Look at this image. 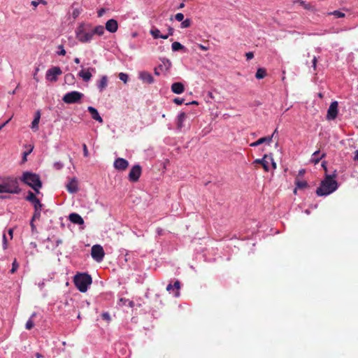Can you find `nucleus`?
Wrapping results in <instances>:
<instances>
[{"label": "nucleus", "mask_w": 358, "mask_h": 358, "mask_svg": "<svg viewBox=\"0 0 358 358\" xmlns=\"http://www.w3.org/2000/svg\"><path fill=\"white\" fill-rule=\"evenodd\" d=\"M337 187V182L331 176H327L317 189L316 194L318 196H326L334 192Z\"/></svg>", "instance_id": "nucleus-1"}, {"label": "nucleus", "mask_w": 358, "mask_h": 358, "mask_svg": "<svg viewBox=\"0 0 358 358\" xmlns=\"http://www.w3.org/2000/svg\"><path fill=\"white\" fill-rule=\"evenodd\" d=\"M20 180L24 184L31 187L36 193H39V189L42 187V182L38 174L25 171L22 173Z\"/></svg>", "instance_id": "nucleus-2"}, {"label": "nucleus", "mask_w": 358, "mask_h": 358, "mask_svg": "<svg viewBox=\"0 0 358 358\" xmlns=\"http://www.w3.org/2000/svg\"><path fill=\"white\" fill-rule=\"evenodd\" d=\"M76 38L81 43H88L93 39L92 24L81 23L76 30Z\"/></svg>", "instance_id": "nucleus-3"}, {"label": "nucleus", "mask_w": 358, "mask_h": 358, "mask_svg": "<svg viewBox=\"0 0 358 358\" xmlns=\"http://www.w3.org/2000/svg\"><path fill=\"white\" fill-rule=\"evenodd\" d=\"M74 284L80 292H85L92 284V277L87 273H78L74 276Z\"/></svg>", "instance_id": "nucleus-4"}, {"label": "nucleus", "mask_w": 358, "mask_h": 358, "mask_svg": "<svg viewBox=\"0 0 358 358\" xmlns=\"http://www.w3.org/2000/svg\"><path fill=\"white\" fill-rule=\"evenodd\" d=\"M3 193L19 194L21 189L19 187L16 178H8L2 182Z\"/></svg>", "instance_id": "nucleus-5"}, {"label": "nucleus", "mask_w": 358, "mask_h": 358, "mask_svg": "<svg viewBox=\"0 0 358 358\" xmlns=\"http://www.w3.org/2000/svg\"><path fill=\"white\" fill-rule=\"evenodd\" d=\"M83 94L77 91H73L66 94L62 100L64 103L68 104H72L78 103L80 99L83 97Z\"/></svg>", "instance_id": "nucleus-6"}, {"label": "nucleus", "mask_w": 358, "mask_h": 358, "mask_svg": "<svg viewBox=\"0 0 358 358\" xmlns=\"http://www.w3.org/2000/svg\"><path fill=\"white\" fill-rule=\"evenodd\" d=\"M92 257L96 262H100L103 260L105 252L103 248L100 245H94L91 250Z\"/></svg>", "instance_id": "nucleus-7"}, {"label": "nucleus", "mask_w": 358, "mask_h": 358, "mask_svg": "<svg viewBox=\"0 0 358 358\" xmlns=\"http://www.w3.org/2000/svg\"><path fill=\"white\" fill-rule=\"evenodd\" d=\"M142 172L141 166L138 164H136L131 169L128 178L131 182H136L138 180Z\"/></svg>", "instance_id": "nucleus-8"}, {"label": "nucleus", "mask_w": 358, "mask_h": 358, "mask_svg": "<svg viewBox=\"0 0 358 358\" xmlns=\"http://www.w3.org/2000/svg\"><path fill=\"white\" fill-rule=\"evenodd\" d=\"M62 73V71L59 67L54 66L48 70L46 73V79L52 82H55L57 80V76Z\"/></svg>", "instance_id": "nucleus-9"}, {"label": "nucleus", "mask_w": 358, "mask_h": 358, "mask_svg": "<svg viewBox=\"0 0 358 358\" xmlns=\"http://www.w3.org/2000/svg\"><path fill=\"white\" fill-rule=\"evenodd\" d=\"M338 115V102L333 101L331 103L327 110V119L329 120H335Z\"/></svg>", "instance_id": "nucleus-10"}, {"label": "nucleus", "mask_w": 358, "mask_h": 358, "mask_svg": "<svg viewBox=\"0 0 358 358\" xmlns=\"http://www.w3.org/2000/svg\"><path fill=\"white\" fill-rule=\"evenodd\" d=\"M26 200L31 202L34 205V209L37 208H42V204L41 203L39 199L31 191L28 192V194L26 196Z\"/></svg>", "instance_id": "nucleus-11"}, {"label": "nucleus", "mask_w": 358, "mask_h": 358, "mask_svg": "<svg viewBox=\"0 0 358 358\" xmlns=\"http://www.w3.org/2000/svg\"><path fill=\"white\" fill-rule=\"evenodd\" d=\"M129 166V162L127 160L123 158H117L114 162V167L115 169L119 171H124Z\"/></svg>", "instance_id": "nucleus-12"}, {"label": "nucleus", "mask_w": 358, "mask_h": 358, "mask_svg": "<svg viewBox=\"0 0 358 358\" xmlns=\"http://www.w3.org/2000/svg\"><path fill=\"white\" fill-rule=\"evenodd\" d=\"M277 132V129H275L274 131V132L273 133V134L271 136H265V137H262V138H260L259 139H258L257 141H256L255 142H253L250 144V146L251 147H257L264 143H266L268 144L271 143V141H272V139H273V136L275 135V134Z\"/></svg>", "instance_id": "nucleus-13"}, {"label": "nucleus", "mask_w": 358, "mask_h": 358, "mask_svg": "<svg viewBox=\"0 0 358 358\" xmlns=\"http://www.w3.org/2000/svg\"><path fill=\"white\" fill-rule=\"evenodd\" d=\"M78 182L76 178L70 180L69 182L66 185V189L69 192L74 194L78 191Z\"/></svg>", "instance_id": "nucleus-14"}, {"label": "nucleus", "mask_w": 358, "mask_h": 358, "mask_svg": "<svg viewBox=\"0 0 358 358\" xmlns=\"http://www.w3.org/2000/svg\"><path fill=\"white\" fill-rule=\"evenodd\" d=\"M118 28V24L117 20L110 19L106 23L105 29L110 33H115L117 31Z\"/></svg>", "instance_id": "nucleus-15"}, {"label": "nucleus", "mask_w": 358, "mask_h": 358, "mask_svg": "<svg viewBox=\"0 0 358 358\" xmlns=\"http://www.w3.org/2000/svg\"><path fill=\"white\" fill-rule=\"evenodd\" d=\"M139 78L143 82L148 84H152L154 82V78L152 76L147 72L142 71L139 73Z\"/></svg>", "instance_id": "nucleus-16"}, {"label": "nucleus", "mask_w": 358, "mask_h": 358, "mask_svg": "<svg viewBox=\"0 0 358 358\" xmlns=\"http://www.w3.org/2000/svg\"><path fill=\"white\" fill-rule=\"evenodd\" d=\"M69 219L73 224H84V220L82 218V217L76 213H71L69 216Z\"/></svg>", "instance_id": "nucleus-17"}, {"label": "nucleus", "mask_w": 358, "mask_h": 358, "mask_svg": "<svg viewBox=\"0 0 358 358\" xmlns=\"http://www.w3.org/2000/svg\"><path fill=\"white\" fill-rule=\"evenodd\" d=\"M171 90L175 94H182L185 91L184 85L180 82L174 83L171 85Z\"/></svg>", "instance_id": "nucleus-18"}, {"label": "nucleus", "mask_w": 358, "mask_h": 358, "mask_svg": "<svg viewBox=\"0 0 358 358\" xmlns=\"http://www.w3.org/2000/svg\"><path fill=\"white\" fill-rule=\"evenodd\" d=\"M267 159H268V155H265L262 159H255L254 163L262 164L263 168H264V169L266 171H268V170H269V162H268V161Z\"/></svg>", "instance_id": "nucleus-19"}, {"label": "nucleus", "mask_w": 358, "mask_h": 358, "mask_svg": "<svg viewBox=\"0 0 358 358\" xmlns=\"http://www.w3.org/2000/svg\"><path fill=\"white\" fill-rule=\"evenodd\" d=\"M87 110L90 113V114L92 115V117L94 120L98 121L100 123L103 122L102 117L99 115L98 110L92 106H89L87 108Z\"/></svg>", "instance_id": "nucleus-20"}, {"label": "nucleus", "mask_w": 358, "mask_h": 358, "mask_svg": "<svg viewBox=\"0 0 358 358\" xmlns=\"http://www.w3.org/2000/svg\"><path fill=\"white\" fill-rule=\"evenodd\" d=\"M90 70L94 71V69L89 68L87 71L82 70L79 72L78 76L81 77L84 81L88 82L92 78V73L90 71Z\"/></svg>", "instance_id": "nucleus-21"}, {"label": "nucleus", "mask_w": 358, "mask_h": 358, "mask_svg": "<svg viewBox=\"0 0 358 358\" xmlns=\"http://www.w3.org/2000/svg\"><path fill=\"white\" fill-rule=\"evenodd\" d=\"M162 64L159 66L161 71H169L172 66L171 62L166 58L162 59Z\"/></svg>", "instance_id": "nucleus-22"}, {"label": "nucleus", "mask_w": 358, "mask_h": 358, "mask_svg": "<svg viewBox=\"0 0 358 358\" xmlns=\"http://www.w3.org/2000/svg\"><path fill=\"white\" fill-rule=\"evenodd\" d=\"M108 85V78L106 76H103L101 77L100 80L98 83L97 87L100 92H102Z\"/></svg>", "instance_id": "nucleus-23"}, {"label": "nucleus", "mask_w": 358, "mask_h": 358, "mask_svg": "<svg viewBox=\"0 0 358 358\" xmlns=\"http://www.w3.org/2000/svg\"><path fill=\"white\" fill-rule=\"evenodd\" d=\"M92 31L93 33V36L98 35V36H101L104 34L105 28L102 25H98L94 27H92Z\"/></svg>", "instance_id": "nucleus-24"}, {"label": "nucleus", "mask_w": 358, "mask_h": 358, "mask_svg": "<svg viewBox=\"0 0 358 358\" xmlns=\"http://www.w3.org/2000/svg\"><path fill=\"white\" fill-rule=\"evenodd\" d=\"M186 118V114L185 113H180L177 117V127L181 129L183 127V122Z\"/></svg>", "instance_id": "nucleus-25"}, {"label": "nucleus", "mask_w": 358, "mask_h": 358, "mask_svg": "<svg viewBox=\"0 0 358 358\" xmlns=\"http://www.w3.org/2000/svg\"><path fill=\"white\" fill-rule=\"evenodd\" d=\"M319 154H320V150H317L313 154V157L311 159V162H313L315 164L319 163L320 159H322L325 156L324 153L322 154L321 156H319Z\"/></svg>", "instance_id": "nucleus-26"}, {"label": "nucleus", "mask_w": 358, "mask_h": 358, "mask_svg": "<svg viewBox=\"0 0 358 358\" xmlns=\"http://www.w3.org/2000/svg\"><path fill=\"white\" fill-rule=\"evenodd\" d=\"M295 185L299 189H303L308 187V182L306 180H299L298 177L295 179Z\"/></svg>", "instance_id": "nucleus-27"}, {"label": "nucleus", "mask_w": 358, "mask_h": 358, "mask_svg": "<svg viewBox=\"0 0 358 358\" xmlns=\"http://www.w3.org/2000/svg\"><path fill=\"white\" fill-rule=\"evenodd\" d=\"M40 117H41L40 112L38 111V112H36L34 119L31 122V129H35L36 130L38 129Z\"/></svg>", "instance_id": "nucleus-28"}, {"label": "nucleus", "mask_w": 358, "mask_h": 358, "mask_svg": "<svg viewBox=\"0 0 358 358\" xmlns=\"http://www.w3.org/2000/svg\"><path fill=\"white\" fill-rule=\"evenodd\" d=\"M266 76V70L264 68H259L256 72L255 77L257 79H262Z\"/></svg>", "instance_id": "nucleus-29"}, {"label": "nucleus", "mask_w": 358, "mask_h": 358, "mask_svg": "<svg viewBox=\"0 0 358 358\" xmlns=\"http://www.w3.org/2000/svg\"><path fill=\"white\" fill-rule=\"evenodd\" d=\"M171 48L173 51H179L180 50H183L185 47L179 42H173L171 45Z\"/></svg>", "instance_id": "nucleus-30"}, {"label": "nucleus", "mask_w": 358, "mask_h": 358, "mask_svg": "<svg viewBox=\"0 0 358 358\" xmlns=\"http://www.w3.org/2000/svg\"><path fill=\"white\" fill-rule=\"evenodd\" d=\"M150 34L155 39L159 38L161 36L160 31L157 28H152L150 31Z\"/></svg>", "instance_id": "nucleus-31"}, {"label": "nucleus", "mask_w": 358, "mask_h": 358, "mask_svg": "<svg viewBox=\"0 0 358 358\" xmlns=\"http://www.w3.org/2000/svg\"><path fill=\"white\" fill-rule=\"evenodd\" d=\"M173 289L175 290L174 296L176 297L179 296V295H180L179 290L180 289V282L178 280H176L174 282Z\"/></svg>", "instance_id": "nucleus-32"}, {"label": "nucleus", "mask_w": 358, "mask_h": 358, "mask_svg": "<svg viewBox=\"0 0 358 358\" xmlns=\"http://www.w3.org/2000/svg\"><path fill=\"white\" fill-rule=\"evenodd\" d=\"M41 211V208H37L34 209V213L33 217L31 218L32 221L40 219Z\"/></svg>", "instance_id": "nucleus-33"}, {"label": "nucleus", "mask_w": 358, "mask_h": 358, "mask_svg": "<svg viewBox=\"0 0 358 358\" xmlns=\"http://www.w3.org/2000/svg\"><path fill=\"white\" fill-rule=\"evenodd\" d=\"M35 316H36V313H33L31 316V318L27 322L26 325H25V327L27 329L30 330L33 328L34 322H33L31 318H33Z\"/></svg>", "instance_id": "nucleus-34"}, {"label": "nucleus", "mask_w": 358, "mask_h": 358, "mask_svg": "<svg viewBox=\"0 0 358 358\" xmlns=\"http://www.w3.org/2000/svg\"><path fill=\"white\" fill-rule=\"evenodd\" d=\"M29 149L27 151L24 152V153H23V157H22V162H27V155H29L32 152V150H33V148H34L33 146L29 145Z\"/></svg>", "instance_id": "nucleus-35"}, {"label": "nucleus", "mask_w": 358, "mask_h": 358, "mask_svg": "<svg viewBox=\"0 0 358 358\" xmlns=\"http://www.w3.org/2000/svg\"><path fill=\"white\" fill-rule=\"evenodd\" d=\"M118 77L124 83H127L129 76H128V75L127 73H120L119 75H118Z\"/></svg>", "instance_id": "nucleus-36"}, {"label": "nucleus", "mask_w": 358, "mask_h": 358, "mask_svg": "<svg viewBox=\"0 0 358 358\" xmlns=\"http://www.w3.org/2000/svg\"><path fill=\"white\" fill-rule=\"evenodd\" d=\"M190 25H191V20L189 19H186V20L182 21L180 27L181 28H187V27H189Z\"/></svg>", "instance_id": "nucleus-37"}, {"label": "nucleus", "mask_w": 358, "mask_h": 358, "mask_svg": "<svg viewBox=\"0 0 358 358\" xmlns=\"http://www.w3.org/2000/svg\"><path fill=\"white\" fill-rule=\"evenodd\" d=\"M297 2L306 10H310L311 8V5L304 1L299 0Z\"/></svg>", "instance_id": "nucleus-38"}, {"label": "nucleus", "mask_w": 358, "mask_h": 358, "mask_svg": "<svg viewBox=\"0 0 358 358\" xmlns=\"http://www.w3.org/2000/svg\"><path fill=\"white\" fill-rule=\"evenodd\" d=\"M80 12H81V10L80 8H73V12H72V17H73V19L77 18L79 16V15L80 14Z\"/></svg>", "instance_id": "nucleus-39"}, {"label": "nucleus", "mask_w": 358, "mask_h": 358, "mask_svg": "<svg viewBox=\"0 0 358 358\" xmlns=\"http://www.w3.org/2000/svg\"><path fill=\"white\" fill-rule=\"evenodd\" d=\"M19 267V264L17 262L16 259H15L12 264V268L10 270V273H14L17 269Z\"/></svg>", "instance_id": "nucleus-40"}, {"label": "nucleus", "mask_w": 358, "mask_h": 358, "mask_svg": "<svg viewBox=\"0 0 358 358\" xmlns=\"http://www.w3.org/2000/svg\"><path fill=\"white\" fill-rule=\"evenodd\" d=\"M101 317L103 320L107 321L108 322H109L110 321V314L108 313H103L101 314Z\"/></svg>", "instance_id": "nucleus-41"}, {"label": "nucleus", "mask_w": 358, "mask_h": 358, "mask_svg": "<svg viewBox=\"0 0 358 358\" xmlns=\"http://www.w3.org/2000/svg\"><path fill=\"white\" fill-rule=\"evenodd\" d=\"M331 14L338 18L343 17L345 16V14L339 10H334Z\"/></svg>", "instance_id": "nucleus-42"}, {"label": "nucleus", "mask_w": 358, "mask_h": 358, "mask_svg": "<svg viewBox=\"0 0 358 358\" xmlns=\"http://www.w3.org/2000/svg\"><path fill=\"white\" fill-rule=\"evenodd\" d=\"M175 19L178 22H182L184 19V15L181 13H178L175 15Z\"/></svg>", "instance_id": "nucleus-43"}, {"label": "nucleus", "mask_w": 358, "mask_h": 358, "mask_svg": "<svg viewBox=\"0 0 358 358\" xmlns=\"http://www.w3.org/2000/svg\"><path fill=\"white\" fill-rule=\"evenodd\" d=\"M184 99H181V98H175L173 99V102L177 104V105H181L184 103Z\"/></svg>", "instance_id": "nucleus-44"}, {"label": "nucleus", "mask_w": 358, "mask_h": 358, "mask_svg": "<svg viewBox=\"0 0 358 358\" xmlns=\"http://www.w3.org/2000/svg\"><path fill=\"white\" fill-rule=\"evenodd\" d=\"M59 48L60 49V51L58 52L59 55L64 56L66 55V50H64L63 45H59Z\"/></svg>", "instance_id": "nucleus-45"}, {"label": "nucleus", "mask_w": 358, "mask_h": 358, "mask_svg": "<svg viewBox=\"0 0 358 358\" xmlns=\"http://www.w3.org/2000/svg\"><path fill=\"white\" fill-rule=\"evenodd\" d=\"M83 155H84V156L85 157H88L89 152H88V150H87V145L85 144H83Z\"/></svg>", "instance_id": "nucleus-46"}, {"label": "nucleus", "mask_w": 358, "mask_h": 358, "mask_svg": "<svg viewBox=\"0 0 358 358\" xmlns=\"http://www.w3.org/2000/svg\"><path fill=\"white\" fill-rule=\"evenodd\" d=\"M245 56H246L247 59L250 60L254 57V54L252 52H249L246 53Z\"/></svg>", "instance_id": "nucleus-47"}, {"label": "nucleus", "mask_w": 358, "mask_h": 358, "mask_svg": "<svg viewBox=\"0 0 358 358\" xmlns=\"http://www.w3.org/2000/svg\"><path fill=\"white\" fill-rule=\"evenodd\" d=\"M106 13V9L105 8H101L98 10L97 12V14H98V17H101L103 16V15Z\"/></svg>", "instance_id": "nucleus-48"}, {"label": "nucleus", "mask_w": 358, "mask_h": 358, "mask_svg": "<svg viewBox=\"0 0 358 358\" xmlns=\"http://www.w3.org/2000/svg\"><path fill=\"white\" fill-rule=\"evenodd\" d=\"M34 221H32V220H31L30 226H31V231L33 233L36 232V226L34 224Z\"/></svg>", "instance_id": "nucleus-49"}, {"label": "nucleus", "mask_w": 358, "mask_h": 358, "mask_svg": "<svg viewBox=\"0 0 358 358\" xmlns=\"http://www.w3.org/2000/svg\"><path fill=\"white\" fill-rule=\"evenodd\" d=\"M3 249H6L7 248V239H6V236L5 234L3 235Z\"/></svg>", "instance_id": "nucleus-50"}, {"label": "nucleus", "mask_w": 358, "mask_h": 358, "mask_svg": "<svg viewBox=\"0 0 358 358\" xmlns=\"http://www.w3.org/2000/svg\"><path fill=\"white\" fill-rule=\"evenodd\" d=\"M268 159L271 161V162L272 164V166L273 167V169H275L276 168V164L273 161V159L271 155H268Z\"/></svg>", "instance_id": "nucleus-51"}, {"label": "nucleus", "mask_w": 358, "mask_h": 358, "mask_svg": "<svg viewBox=\"0 0 358 358\" xmlns=\"http://www.w3.org/2000/svg\"><path fill=\"white\" fill-rule=\"evenodd\" d=\"M54 166L57 169H60L61 168H62L63 164L62 163H60V162H56V163H55Z\"/></svg>", "instance_id": "nucleus-52"}, {"label": "nucleus", "mask_w": 358, "mask_h": 358, "mask_svg": "<svg viewBox=\"0 0 358 358\" xmlns=\"http://www.w3.org/2000/svg\"><path fill=\"white\" fill-rule=\"evenodd\" d=\"M73 76L71 73L67 74L65 76L66 80H73Z\"/></svg>", "instance_id": "nucleus-53"}, {"label": "nucleus", "mask_w": 358, "mask_h": 358, "mask_svg": "<svg viewBox=\"0 0 358 358\" xmlns=\"http://www.w3.org/2000/svg\"><path fill=\"white\" fill-rule=\"evenodd\" d=\"M38 71V68H36V71H35V73H34V79L36 81V82H38V78L37 77V73Z\"/></svg>", "instance_id": "nucleus-54"}, {"label": "nucleus", "mask_w": 358, "mask_h": 358, "mask_svg": "<svg viewBox=\"0 0 358 358\" xmlns=\"http://www.w3.org/2000/svg\"><path fill=\"white\" fill-rule=\"evenodd\" d=\"M199 48L201 50H208V47L205 46V45H202V44H199Z\"/></svg>", "instance_id": "nucleus-55"}, {"label": "nucleus", "mask_w": 358, "mask_h": 358, "mask_svg": "<svg viewBox=\"0 0 358 358\" xmlns=\"http://www.w3.org/2000/svg\"><path fill=\"white\" fill-rule=\"evenodd\" d=\"M10 120V118L0 125V131L9 122Z\"/></svg>", "instance_id": "nucleus-56"}, {"label": "nucleus", "mask_w": 358, "mask_h": 358, "mask_svg": "<svg viewBox=\"0 0 358 358\" xmlns=\"http://www.w3.org/2000/svg\"><path fill=\"white\" fill-rule=\"evenodd\" d=\"M171 289L174 290V289H173V285H172L170 283V284H169V285H167V287H166V290H167L168 292H171Z\"/></svg>", "instance_id": "nucleus-57"}, {"label": "nucleus", "mask_w": 358, "mask_h": 358, "mask_svg": "<svg viewBox=\"0 0 358 358\" xmlns=\"http://www.w3.org/2000/svg\"><path fill=\"white\" fill-rule=\"evenodd\" d=\"M316 64H317V58H316V57H314L313 59V66L314 69H316Z\"/></svg>", "instance_id": "nucleus-58"}, {"label": "nucleus", "mask_w": 358, "mask_h": 358, "mask_svg": "<svg viewBox=\"0 0 358 358\" xmlns=\"http://www.w3.org/2000/svg\"><path fill=\"white\" fill-rule=\"evenodd\" d=\"M168 31H169V35L172 36L173 34L174 30L172 27H169Z\"/></svg>", "instance_id": "nucleus-59"}, {"label": "nucleus", "mask_w": 358, "mask_h": 358, "mask_svg": "<svg viewBox=\"0 0 358 358\" xmlns=\"http://www.w3.org/2000/svg\"><path fill=\"white\" fill-rule=\"evenodd\" d=\"M353 159L355 161H358V150L355 151Z\"/></svg>", "instance_id": "nucleus-60"}, {"label": "nucleus", "mask_w": 358, "mask_h": 358, "mask_svg": "<svg viewBox=\"0 0 358 358\" xmlns=\"http://www.w3.org/2000/svg\"><path fill=\"white\" fill-rule=\"evenodd\" d=\"M159 69V68L158 66L157 68H155V70H154L155 74L157 75V76H159L160 74V73L158 71Z\"/></svg>", "instance_id": "nucleus-61"}, {"label": "nucleus", "mask_w": 358, "mask_h": 358, "mask_svg": "<svg viewBox=\"0 0 358 358\" xmlns=\"http://www.w3.org/2000/svg\"><path fill=\"white\" fill-rule=\"evenodd\" d=\"M170 35L166 34V35H163V34H161V36H160V38H163V39H167L169 38Z\"/></svg>", "instance_id": "nucleus-62"}, {"label": "nucleus", "mask_w": 358, "mask_h": 358, "mask_svg": "<svg viewBox=\"0 0 358 358\" xmlns=\"http://www.w3.org/2000/svg\"><path fill=\"white\" fill-rule=\"evenodd\" d=\"M31 3L34 7H36L38 5V2L36 1H32Z\"/></svg>", "instance_id": "nucleus-63"}, {"label": "nucleus", "mask_w": 358, "mask_h": 358, "mask_svg": "<svg viewBox=\"0 0 358 358\" xmlns=\"http://www.w3.org/2000/svg\"><path fill=\"white\" fill-rule=\"evenodd\" d=\"M36 358H41V357H43V355L41 354L38 353V352H36Z\"/></svg>", "instance_id": "nucleus-64"}]
</instances>
